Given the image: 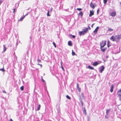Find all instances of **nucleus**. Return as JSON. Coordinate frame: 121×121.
Listing matches in <instances>:
<instances>
[{"instance_id":"nucleus-16","label":"nucleus","mask_w":121,"mask_h":121,"mask_svg":"<svg viewBox=\"0 0 121 121\" xmlns=\"http://www.w3.org/2000/svg\"><path fill=\"white\" fill-rule=\"evenodd\" d=\"M5 46V45H3V52H5L7 49V48H6V47Z\"/></svg>"},{"instance_id":"nucleus-19","label":"nucleus","mask_w":121,"mask_h":121,"mask_svg":"<svg viewBox=\"0 0 121 121\" xmlns=\"http://www.w3.org/2000/svg\"><path fill=\"white\" fill-rule=\"evenodd\" d=\"M87 68L90 69H91L93 70L94 68L93 67L90 65L88 66L87 67Z\"/></svg>"},{"instance_id":"nucleus-56","label":"nucleus","mask_w":121,"mask_h":121,"mask_svg":"<svg viewBox=\"0 0 121 121\" xmlns=\"http://www.w3.org/2000/svg\"><path fill=\"white\" fill-rule=\"evenodd\" d=\"M120 14L121 15V13H120Z\"/></svg>"},{"instance_id":"nucleus-51","label":"nucleus","mask_w":121,"mask_h":121,"mask_svg":"<svg viewBox=\"0 0 121 121\" xmlns=\"http://www.w3.org/2000/svg\"><path fill=\"white\" fill-rule=\"evenodd\" d=\"M18 44L17 43H17L16 44V46H17V45H18Z\"/></svg>"},{"instance_id":"nucleus-5","label":"nucleus","mask_w":121,"mask_h":121,"mask_svg":"<svg viewBox=\"0 0 121 121\" xmlns=\"http://www.w3.org/2000/svg\"><path fill=\"white\" fill-rule=\"evenodd\" d=\"M82 30L85 34H86L88 31V28L87 27L85 28L84 29H83Z\"/></svg>"},{"instance_id":"nucleus-48","label":"nucleus","mask_w":121,"mask_h":121,"mask_svg":"<svg viewBox=\"0 0 121 121\" xmlns=\"http://www.w3.org/2000/svg\"><path fill=\"white\" fill-rule=\"evenodd\" d=\"M94 24H93L92 25H91V27H92V28H93V26L94 25Z\"/></svg>"},{"instance_id":"nucleus-32","label":"nucleus","mask_w":121,"mask_h":121,"mask_svg":"<svg viewBox=\"0 0 121 121\" xmlns=\"http://www.w3.org/2000/svg\"><path fill=\"white\" fill-rule=\"evenodd\" d=\"M108 116L106 115V114L105 116V119H107L108 118Z\"/></svg>"},{"instance_id":"nucleus-47","label":"nucleus","mask_w":121,"mask_h":121,"mask_svg":"<svg viewBox=\"0 0 121 121\" xmlns=\"http://www.w3.org/2000/svg\"><path fill=\"white\" fill-rule=\"evenodd\" d=\"M119 98H120V100L121 101V95L120 96Z\"/></svg>"},{"instance_id":"nucleus-27","label":"nucleus","mask_w":121,"mask_h":121,"mask_svg":"<svg viewBox=\"0 0 121 121\" xmlns=\"http://www.w3.org/2000/svg\"><path fill=\"white\" fill-rule=\"evenodd\" d=\"M24 87L23 86H21L20 87V89L22 91L24 90Z\"/></svg>"},{"instance_id":"nucleus-4","label":"nucleus","mask_w":121,"mask_h":121,"mask_svg":"<svg viewBox=\"0 0 121 121\" xmlns=\"http://www.w3.org/2000/svg\"><path fill=\"white\" fill-rule=\"evenodd\" d=\"M6 24H7L9 26H11L12 22L11 21L8 19H7L6 20Z\"/></svg>"},{"instance_id":"nucleus-18","label":"nucleus","mask_w":121,"mask_h":121,"mask_svg":"<svg viewBox=\"0 0 121 121\" xmlns=\"http://www.w3.org/2000/svg\"><path fill=\"white\" fill-rule=\"evenodd\" d=\"M68 44L69 46H71L72 45V43L71 41H68Z\"/></svg>"},{"instance_id":"nucleus-6","label":"nucleus","mask_w":121,"mask_h":121,"mask_svg":"<svg viewBox=\"0 0 121 121\" xmlns=\"http://www.w3.org/2000/svg\"><path fill=\"white\" fill-rule=\"evenodd\" d=\"M101 62L100 61L99 63H98V61H95L92 64V65L94 66H96L98 65Z\"/></svg>"},{"instance_id":"nucleus-12","label":"nucleus","mask_w":121,"mask_h":121,"mask_svg":"<svg viewBox=\"0 0 121 121\" xmlns=\"http://www.w3.org/2000/svg\"><path fill=\"white\" fill-rule=\"evenodd\" d=\"M79 99L80 102L81 103V104L82 106L83 107V103L82 101V98H81V96H79Z\"/></svg>"},{"instance_id":"nucleus-7","label":"nucleus","mask_w":121,"mask_h":121,"mask_svg":"<svg viewBox=\"0 0 121 121\" xmlns=\"http://www.w3.org/2000/svg\"><path fill=\"white\" fill-rule=\"evenodd\" d=\"M99 28V27L98 26H97L95 30L93 31V33H94L95 34H96L97 33L98 30Z\"/></svg>"},{"instance_id":"nucleus-55","label":"nucleus","mask_w":121,"mask_h":121,"mask_svg":"<svg viewBox=\"0 0 121 121\" xmlns=\"http://www.w3.org/2000/svg\"><path fill=\"white\" fill-rule=\"evenodd\" d=\"M119 118H120V119H121V118H120V117H118Z\"/></svg>"},{"instance_id":"nucleus-49","label":"nucleus","mask_w":121,"mask_h":121,"mask_svg":"<svg viewBox=\"0 0 121 121\" xmlns=\"http://www.w3.org/2000/svg\"><path fill=\"white\" fill-rule=\"evenodd\" d=\"M2 2L0 0V5L2 3Z\"/></svg>"},{"instance_id":"nucleus-30","label":"nucleus","mask_w":121,"mask_h":121,"mask_svg":"<svg viewBox=\"0 0 121 121\" xmlns=\"http://www.w3.org/2000/svg\"><path fill=\"white\" fill-rule=\"evenodd\" d=\"M72 54L73 56H74L75 55V52L73 51V50L72 51Z\"/></svg>"},{"instance_id":"nucleus-36","label":"nucleus","mask_w":121,"mask_h":121,"mask_svg":"<svg viewBox=\"0 0 121 121\" xmlns=\"http://www.w3.org/2000/svg\"><path fill=\"white\" fill-rule=\"evenodd\" d=\"M53 44L54 45V46L55 47H56V43L54 42H53Z\"/></svg>"},{"instance_id":"nucleus-26","label":"nucleus","mask_w":121,"mask_h":121,"mask_svg":"<svg viewBox=\"0 0 121 121\" xmlns=\"http://www.w3.org/2000/svg\"><path fill=\"white\" fill-rule=\"evenodd\" d=\"M66 98L69 99H71V98L70 97H69V95H66Z\"/></svg>"},{"instance_id":"nucleus-35","label":"nucleus","mask_w":121,"mask_h":121,"mask_svg":"<svg viewBox=\"0 0 121 121\" xmlns=\"http://www.w3.org/2000/svg\"><path fill=\"white\" fill-rule=\"evenodd\" d=\"M37 62L38 63H39L41 62V60L39 59H38L37 60Z\"/></svg>"},{"instance_id":"nucleus-44","label":"nucleus","mask_w":121,"mask_h":121,"mask_svg":"<svg viewBox=\"0 0 121 121\" xmlns=\"http://www.w3.org/2000/svg\"><path fill=\"white\" fill-rule=\"evenodd\" d=\"M88 29H89V30H90L91 29V28H90V27L88 26Z\"/></svg>"},{"instance_id":"nucleus-1","label":"nucleus","mask_w":121,"mask_h":121,"mask_svg":"<svg viewBox=\"0 0 121 121\" xmlns=\"http://www.w3.org/2000/svg\"><path fill=\"white\" fill-rule=\"evenodd\" d=\"M121 39L120 35H117L114 36H112L110 38V40L113 41L117 42L119 41Z\"/></svg>"},{"instance_id":"nucleus-33","label":"nucleus","mask_w":121,"mask_h":121,"mask_svg":"<svg viewBox=\"0 0 121 121\" xmlns=\"http://www.w3.org/2000/svg\"><path fill=\"white\" fill-rule=\"evenodd\" d=\"M49 11H48V12H47V16H50V15L49 14Z\"/></svg>"},{"instance_id":"nucleus-28","label":"nucleus","mask_w":121,"mask_h":121,"mask_svg":"<svg viewBox=\"0 0 121 121\" xmlns=\"http://www.w3.org/2000/svg\"><path fill=\"white\" fill-rule=\"evenodd\" d=\"M81 95L82 96V98L83 99H84V94L82 92L81 93Z\"/></svg>"},{"instance_id":"nucleus-3","label":"nucleus","mask_w":121,"mask_h":121,"mask_svg":"<svg viewBox=\"0 0 121 121\" xmlns=\"http://www.w3.org/2000/svg\"><path fill=\"white\" fill-rule=\"evenodd\" d=\"M105 69L104 67V66H102L100 67L99 68V72L102 73L104 70Z\"/></svg>"},{"instance_id":"nucleus-42","label":"nucleus","mask_w":121,"mask_h":121,"mask_svg":"<svg viewBox=\"0 0 121 121\" xmlns=\"http://www.w3.org/2000/svg\"><path fill=\"white\" fill-rule=\"evenodd\" d=\"M41 79H42V81L43 82H45V81L43 80V77H41Z\"/></svg>"},{"instance_id":"nucleus-23","label":"nucleus","mask_w":121,"mask_h":121,"mask_svg":"<svg viewBox=\"0 0 121 121\" xmlns=\"http://www.w3.org/2000/svg\"><path fill=\"white\" fill-rule=\"evenodd\" d=\"M83 108H84V110H83V113L84 114H85V115H86V109L85 108L83 107Z\"/></svg>"},{"instance_id":"nucleus-52","label":"nucleus","mask_w":121,"mask_h":121,"mask_svg":"<svg viewBox=\"0 0 121 121\" xmlns=\"http://www.w3.org/2000/svg\"><path fill=\"white\" fill-rule=\"evenodd\" d=\"M120 35L121 39V35Z\"/></svg>"},{"instance_id":"nucleus-43","label":"nucleus","mask_w":121,"mask_h":121,"mask_svg":"<svg viewBox=\"0 0 121 121\" xmlns=\"http://www.w3.org/2000/svg\"><path fill=\"white\" fill-rule=\"evenodd\" d=\"M29 13V12L27 13L24 16H25V17L26 16H27Z\"/></svg>"},{"instance_id":"nucleus-34","label":"nucleus","mask_w":121,"mask_h":121,"mask_svg":"<svg viewBox=\"0 0 121 121\" xmlns=\"http://www.w3.org/2000/svg\"><path fill=\"white\" fill-rule=\"evenodd\" d=\"M77 10H78L79 11H80L81 10H82V9L81 8H78L77 9Z\"/></svg>"},{"instance_id":"nucleus-39","label":"nucleus","mask_w":121,"mask_h":121,"mask_svg":"<svg viewBox=\"0 0 121 121\" xmlns=\"http://www.w3.org/2000/svg\"><path fill=\"white\" fill-rule=\"evenodd\" d=\"M15 9L14 8V9H13V13H15Z\"/></svg>"},{"instance_id":"nucleus-22","label":"nucleus","mask_w":121,"mask_h":121,"mask_svg":"<svg viewBox=\"0 0 121 121\" xmlns=\"http://www.w3.org/2000/svg\"><path fill=\"white\" fill-rule=\"evenodd\" d=\"M25 18V16H23V17H21L20 18V19L19 20V21H22L23 20V19L24 18Z\"/></svg>"},{"instance_id":"nucleus-53","label":"nucleus","mask_w":121,"mask_h":121,"mask_svg":"<svg viewBox=\"0 0 121 121\" xmlns=\"http://www.w3.org/2000/svg\"><path fill=\"white\" fill-rule=\"evenodd\" d=\"M106 57H107V58H108V56H106Z\"/></svg>"},{"instance_id":"nucleus-25","label":"nucleus","mask_w":121,"mask_h":121,"mask_svg":"<svg viewBox=\"0 0 121 121\" xmlns=\"http://www.w3.org/2000/svg\"><path fill=\"white\" fill-rule=\"evenodd\" d=\"M40 105H38V107H37V111H38L40 109Z\"/></svg>"},{"instance_id":"nucleus-10","label":"nucleus","mask_w":121,"mask_h":121,"mask_svg":"<svg viewBox=\"0 0 121 121\" xmlns=\"http://www.w3.org/2000/svg\"><path fill=\"white\" fill-rule=\"evenodd\" d=\"M78 33L79 35L81 36L84 35L85 34L83 30L82 31L79 32Z\"/></svg>"},{"instance_id":"nucleus-13","label":"nucleus","mask_w":121,"mask_h":121,"mask_svg":"<svg viewBox=\"0 0 121 121\" xmlns=\"http://www.w3.org/2000/svg\"><path fill=\"white\" fill-rule=\"evenodd\" d=\"M90 5L91 7L93 9H94L95 8V6L94 4H93L92 2L90 4Z\"/></svg>"},{"instance_id":"nucleus-29","label":"nucleus","mask_w":121,"mask_h":121,"mask_svg":"<svg viewBox=\"0 0 121 121\" xmlns=\"http://www.w3.org/2000/svg\"><path fill=\"white\" fill-rule=\"evenodd\" d=\"M103 1L104 4H105L108 1V0H103Z\"/></svg>"},{"instance_id":"nucleus-46","label":"nucleus","mask_w":121,"mask_h":121,"mask_svg":"<svg viewBox=\"0 0 121 121\" xmlns=\"http://www.w3.org/2000/svg\"><path fill=\"white\" fill-rule=\"evenodd\" d=\"M38 65H40V66H41V67H42V65H40L39 63H38Z\"/></svg>"},{"instance_id":"nucleus-31","label":"nucleus","mask_w":121,"mask_h":121,"mask_svg":"<svg viewBox=\"0 0 121 121\" xmlns=\"http://www.w3.org/2000/svg\"><path fill=\"white\" fill-rule=\"evenodd\" d=\"M69 35L71 36H72V37L73 38H74L75 37V36L74 35Z\"/></svg>"},{"instance_id":"nucleus-50","label":"nucleus","mask_w":121,"mask_h":121,"mask_svg":"<svg viewBox=\"0 0 121 121\" xmlns=\"http://www.w3.org/2000/svg\"><path fill=\"white\" fill-rule=\"evenodd\" d=\"M9 121H13L11 119H10L9 120Z\"/></svg>"},{"instance_id":"nucleus-24","label":"nucleus","mask_w":121,"mask_h":121,"mask_svg":"<svg viewBox=\"0 0 121 121\" xmlns=\"http://www.w3.org/2000/svg\"><path fill=\"white\" fill-rule=\"evenodd\" d=\"M78 15L79 16H81V17H82L83 15V13L82 11L80 12L78 14Z\"/></svg>"},{"instance_id":"nucleus-20","label":"nucleus","mask_w":121,"mask_h":121,"mask_svg":"<svg viewBox=\"0 0 121 121\" xmlns=\"http://www.w3.org/2000/svg\"><path fill=\"white\" fill-rule=\"evenodd\" d=\"M110 110V109H107L106 111V114L107 115H108V113H109Z\"/></svg>"},{"instance_id":"nucleus-11","label":"nucleus","mask_w":121,"mask_h":121,"mask_svg":"<svg viewBox=\"0 0 121 121\" xmlns=\"http://www.w3.org/2000/svg\"><path fill=\"white\" fill-rule=\"evenodd\" d=\"M113 30L111 28L109 27H108V30L107 31L108 32H112Z\"/></svg>"},{"instance_id":"nucleus-54","label":"nucleus","mask_w":121,"mask_h":121,"mask_svg":"<svg viewBox=\"0 0 121 121\" xmlns=\"http://www.w3.org/2000/svg\"><path fill=\"white\" fill-rule=\"evenodd\" d=\"M31 36H30V39H31Z\"/></svg>"},{"instance_id":"nucleus-38","label":"nucleus","mask_w":121,"mask_h":121,"mask_svg":"<svg viewBox=\"0 0 121 121\" xmlns=\"http://www.w3.org/2000/svg\"><path fill=\"white\" fill-rule=\"evenodd\" d=\"M99 9H98L97 10V14H98V13H99Z\"/></svg>"},{"instance_id":"nucleus-17","label":"nucleus","mask_w":121,"mask_h":121,"mask_svg":"<svg viewBox=\"0 0 121 121\" xmlns=\"http://www.w3.org/2000/svg\"><path fill=\"white\" fill-rule=\"evenodd\" d=\"M77 88L78 90L79 91V92H80L81 91V88L79 87V84L78 83L77 84Z\"/></svg>"},{"instance_id":"nucleus-41","label":"nucleus","mask_w":121,"mask_h":121,"mask_svg":"<svg viewBox=\"0 0 121 121\" xmlns=\"http://www.w3.org/2000/svg\"><path fill=\"white\" fill-rule=\"evenodd\" d=\"M2 91L4 93H6V92L5 91L3 90Z\"/></svg>"},{"instance_id":"nucleus-9","label":"nucleus","mask_w":121,"mask_h":121,"mask_svg":"<svg viewBox=\"0 0 121 121\" xmlns=\"http://www.w3.org/2000/svg\"><path fill=\"white\" fill-rule=\"evenodd\" d=\"M103 48V47H100V49L101 50L102 52H104L107 49V48Z\"/></svg>"},{"instance_id":"nucleus-15","label":"nucleus","mask_w":121,"mask_h":121,"mask_svg":"<svg viewBox=\"0 0 121 121\" xmlns=\"http://www.w3.org/2000/svg\"><path fill=\"white\" fill-rule=\"evenodd\" d=\"M94 14V13L91 10L90 11V14L89 15V16L90 17H91Z\"/></svg>"},{"instance_id":"nucleus-2","label":"nucleus","mask_w":121,"mask_h":121,"mask_svg":"<svg viewBox=\"0 0 121 121\" xmlns=\"http://www.w3.org/2000/svg\"><path fill=\"white\" fill-rule=\"evenodd\" d=\"M106 44V41H102L100 43V47H104Z\"/></svg>"},{"instance_id":"nucleus-37","label":"nucleus","mask_w":121,"mask_h":121,"mask_svg":"<svg viewBox=\"0 0 121 121\" xmlns=\"http://www.w3.org/2000/svg\"><path fill=\"white\" fill-rule=\"evenodd\" d=\"M107 46H108V48H109V41H108V44H107Z\"/></svg>"},{"instance_id":"nucleus-8","label":"nucleus","mask_w":121,"mask_h":121,"mask_svg":"<svg viewBox=\"0 0 121 121\" xmlns=\"http://www.w3.org/2000/svg\"><path fill=\"white\" fill-rule=\"evenodd\" d=\"M116 15V13L114 12H112L111 13L110 15L112 17H114Z\"/></svg>"},{"instance_id":"nucleus-40","label":"nucleus","mask_w":121,"mask_h":121,"mask_svg":"<svg viewBox=\"0 0 121 121\" xmlns=\"http://www.w3.org/2000/svg\"><path fill=\"white\" fill-rule=\"evenodd\" d=\"M9 46L10 47H11L12 46V45L11 44H9Z\"/></svg>"},{"instance_id":"nucleus-14","label":"nucleus","mask_w":121,"mask_h":121,"mask_svg":"<svg viewBox=\"0 0 121 121\" xmlns=\"http://www.w3.org/2000/svg\"><path fill=\"white\" fill-rule=\"evenodd\" d=\"M114 87V85L113 84H112L111 85V88L110 90V91L112 92L113 91V88Z\"/></svg>"},{"instance_id":"nucleus-21","label":"nucleus","mask_w":121,"mask_h":121,"mask_svg":"<svg viewBox=\"0 0 121 121\" xmlns=\"http://www.w3.org/2000/svg\"><path fill=\"white\" fill-rule=\"evenodd\" d=\"M117 94L119 96H121V89H120L119 91H118Z\"/></svg>"},{"instance_id":"nucleus-45","label":"nucleus","mask_w":121,"mask_h":121,"mask_svg":"<svg viewBox=\"0 0 121 121\" xmlns=\"http://www.w3.org/2000/svg\"><path fill=\"white\" fill-rule=\"evenodd\" d=\"M61 68L62 69L64 70V68L62 66V65H61Z\"/></svg>"}]
</instances>
